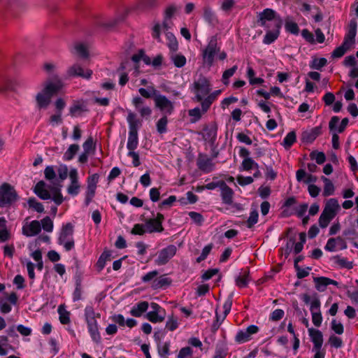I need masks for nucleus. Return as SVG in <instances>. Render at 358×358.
<instances>
[{"instance_id": "obj_1", "label": "nucleus", "mask_w": 358, "mask_h": 358, "mask_svg": "<svg viewBox=\"0 0 358 358\" xmlns=\"http://www.w3.org/2000/svg\"><path fill=\"white\" fill-rule=\"evenodd\" d=\"M211 83L209 78L200 74L193 81L191 91L194 94V100L200 103L203 112L206 113L212 103L217 99L222 90H217L211 92Z\"/></svg>"}, {"instance_id": "obj_2", "label": "nucleus", "mask_w": 358, "mask_h": 358, "mask_svg": "<svg viewBox=\"0 0 358 358\" xmlns=\"http://www.w3.org/2000/svg\"><path fill=\"white\" fill-rule=\"evenodd\" d=\"M340 209L341 206L336 199L331 198L327 200L324 210L319 218L320 227L326 228L330 221L337 215Z\"/></svg>"}, {"instance_id": "obj_3", "label": "nucleus", "mask_w": 358, "mask_h": 358, "mask_svg": "<svg viewBox=\"0 0 358 358\" xmlns=\"http://www.w3.org/2000/svg\"><path fill=\"white\" fill-rule=\"evenodd\" d=\"M127 120L129 123V131L127 147L129 151L135 150L138 144V128L141 125V121L131 111L128 112Z\"/></svg>"}, {"instance_id": "obj_4", "label": "nucleus", "mask_w": 358, "mask_h": 358, "mask_svg": "<svg viewBox=\"0 0 358 358\" xmlns=\"http://www.w3.org/2000/svg\"><path fill=\"white\" fill-rule=\"evenodd\" d=\"M19 199L15 187L8 182L0 185V207L10 206Z\"/></svg>"}, {"instance_id": "obj_5", "label": "nucleus", "mask_w": 358, "mask_h": 358, "mask_svg": "<svg viewBox=\"0 0 358 358\" xmlns=\"http://www.w3.org/2000/svg\"><path fill=\"white\" fill-rule=\"evenodd\" d=\"M73 226L71 223H67L63 227L60 233L58 241L62 245L66 251L71 250L74 247V241L73 238Z\"/></svg>"}, {"instance_id": "obj_6", "label": "nucleus", "mask_w": 358, "mask_h": 358, "mask_svg": "<svg viewBox=\"0 0 358 358\" xmlns=\"http://www.w3.org/2000/svg\"><path fill=\"white\" fill-rule=\"evenodd\" d=\"M155 106L164 115H171L174 110V103L166 96L157 94L154 96Z\"/></svg>"}, {"instance_id": "obj_7", "label": "nucleus", "mask_w": 358, "mask_h": 358, "mask_svg": "<svg viewBox=\"0 0 358 358\" xmlns=\"http://www.w3.org/2000/svg\"><path fill=\"white\" fill-rule=\"evenodd\" d=\"M86 320L88 325V329L92 339L99 342L100 340V334L99 333L97 322L95 319V313L92 308H87L85 310Z\"/></svg>"}, {"instance_id": "obj_8", "label": "nucleus", "mask_w": 358, "mask_h": 358, "mask_svg": "<svg viewBox=\"0 0 358 358\" xmlns=\"http://www.w3.org/2000/svg\"><path fill=\"white\" fill-rule=\"evenodd\" d=\"M67 78L81 77L90 79L92 75V71L89 69H85L80 64H74L69 66L66 73Z\"/></svg>"}, {"instance_id": "obj_9", "label": "nucleus", "mask_w": 358, "mask_h": 358, "mask_svg": "<svg viewBox=\"0 0 358 358\" xmlns=\"http://www.w3.org/2000/svg\"><path fill=\"white\" fill-rule=\"evenodd\" d=\"M177 248L173 245H170L157 252V257L155 259V264L158 266L166 264L176 254Z\"/></svg>"}, {"instance_id": "obj_10", "label": "nucleus", "mask_w": 358, "mask_h": 358, "mask_svg": "<svg viewBox=\"0 0 358 358\" xmlns=\"http://www.w3.org/2000/svg\"><path fill=\"white\" fill-rule=\"evenodd\" d=\"M29 217L24 220L22 233L27 237H31L38 235L41 231V223L38 220L28 221Z\"/></svg>"}, {"instance_id": "obj_11", "label": "nucleus", "mask_w": 358, "mask_h": 358, "mask_svg": "<svg viewBox=\"0 0 358 358\" xmlns=\"http://www.w3.org/2000/svg\"><path fill=\"white\" fill-rule=\"evenodd\" d=\"M164 217L162 213H157L155 218H150L145 222V227L148 233L162 232L164 227L162 222Z\"/></svg>"}, {"instance_id": "obj_12", "label": "nucleus", "mask_w": 358, "mask_h": 358, "mask_svg": "<svg viewBox=\"0 0 358 358\" xmlns=\"http://www.w3.org/2000/svg\"><path fill=\"white\" fill-rule=\"evenodd\" d=\"M312 315V322L315 327H320L322 322V316L320 311V301L318 298H314L310 303V308Z\"/></svg>"}, {"instance_id": "obj_13", "label": "nucleus", "mask_w": 358, "mask_h": 358, "mask_svg": "<svg viewBox=\"0 0 358 358\" xmlns=\"http://www.w3.org/2000/svg\"><path fill=\"white\" fill-rule=\"evenodd\" d=\"M63 86L64 84L61 79L56 76L52 79L48 80L45 83L43 90L52 96L55 94L60 91Z\"/></svg>"}, {"instance_id": "obj_14", "label": "nucleus", "mask_w": 358, "mask_h": 358, "mask_svg": "<svg viewBox=\"0 0 358 358\" xmlns=\"http://www.w3.org/2000/svg\"><path fill=\"white\" fill-rule=\"evenodd\" d=\"M259 327L256 325H250L245 330L238 331L235 341L238 343H243L251 339V336L258 332Z\"/></svg>"}, {"instance_id": "obj_15", "label": "nucleus", "mask_w": 358, "mask_h": 358, "mask_svg": "<svg viewBox=\"0 0 358 358\" xmlns=\"http://www.w3.org/2000/svg\"><path fill=\"white\" fill-rule=\"evenodd\" d=\"M132 103L142 117H149L152 114V109L145 105V101L140 96L132 99Z\"/></svg>"}, {"instance_id": "obj_16", "label": "nucleus", "mask_w": 358, "mask_h": 358, "mask_svg": "<svg viewBox=\"0 0 358 358\" xmlns=\"http://www.w3.org/2000/svg\"><path fill=\"white\" fill-rule=\"evenodd\" d=\"M70 185L68 186L67 192L69 194L77 195L80 190L78 171L76 169H71L69 172Z\"/></svg>"}, {"instance_id": "obj_17", "label": "nucleus", "mask_w": 358, "mask_h": 358, "mask_svg": "<svg viewBox=\"0 0 358 358\" xmlns=\"http://www.w3.org/2000/svg\"><path fill=\"white\" fill-rule=\"evenodd\" d=\"M216 50L217 41L215 38H212L203 52V57L204 60L206 61L209 64H213L214 55L216 52Z\"/></svg>"}, {"instance_id": "obj_18", "label": "nucleus", "mask_w": 358, "mask_h": 358, "mask_svg": "<svg viewBox=\"0 0 358 358\" xmlns=\"http://www.w3.org/2000/svg\"><path fill=\"white\" fill-rule=\"evenodd\" d=\"M199 169L206 173L211 172L215 167L213 160L206 155H199L197 160Z\"/></svg>"}, {"instance_id": "obj_19", "label": "nucleus", "mask_w": 358, "mask_h": 358, "mask_svg": "<svg viewBox=\"0 0 358 358\" xmlns=\"http://www.w3.org/2000/svg\"><path fill=\"white\" fill-rule=\"evenodd\" d=\"M275 17V12L271 8H266L259 14L257 22L262 27H268L267 22L273 20Z\"/></svg>"}, {"instance_id": "obj_20", "label": "nucleus", "mask_w": 358, "mask_h": 358, "mask_svg": "<svg viewBox=\"0 0 358 358\" xmlns=\"http://www.w3.org/2000/svg\"><path fill=\"white\" fill-rule=\"evenodd\" d=\"M322 134V127H315L304 131L301 134V139L306 143H312Z\"/></svg>"}, {"instance_id": "obj_21", "label": "nucleus", "mask_w": 358, "mask_h": 358, "mask_svg": "<svg viewBox=\"0 0 358 358\" xmlns=\"http://www.w3.org/2000/svg\"><path fill=\"white\" fill-rule=\"evenodd\" d=\"M338 246H339L340 249H345L347 247L345 241L340 236L329 238L324 248L326 250L333 252L336 250Z\"/></svg>"}, {"instance_id": "obj_22", "label": "nucleus", "mask_w": 358, "mask_h": 358, "mask_svg": "<svg viewBox=\"0 0 358 358\" xmlns=\"http://www.w3.org/2000/svg\"><path fill=\"white\" fill-rule=\"evenodd\" d=\"M52 96L42 90L36 96V101L38 108H46L51 102Z\"/></svg>"}, {"instance_id": "obj_23", "label": "nucleus", "mask_w": 358, "mask_h": 358, "mask_svg": "<svg viewBox=\"0 0 358 358\" xmlns=\"http://www.w3.org/2000/svg\"><path fill=\"white\" fill-rule=\"evenodd\" d=\"M313 281L318 291H324L329 285H338V282L336 280L327 277L314 278Z\"/></svg>"}, {"instance_id": "obj_24", "label": "nucleus", "mask_w": 358, "mask_h": 358, "mask_svg": "<svg viewBox=\"0 0 358 358\" xmlns=\"http://www.w3.org/2000/svg\"><path fill=\"white\" fill-rule=\"evenodd\" d=\"M280 27V22L279 21L275 22L274 24L275 28L273 29V30L268 31L266 32L264 38L263 42L265 44H271L274 41H275L279 36Z\"/></svg>"}, {"instance_id": "obj_25", "label": "nucleus", "mask_w": 358, "mask_h": 358, "mask_svg": "<svg viewBox=\"0 0 358 358\" xmlns=\"http://www.w3.org/2000/svg\"><path fill=\"white\" fill-rule=\"evenodd\" d=\"M308 334L313 343V348L322 347L323 343V336L320 330L309 328Z\"/></svg>"}, {"instance_id": "obj_26", "label": "nucleus", "mask_w": 358, "mask_h": 358, "mask_svg": "<svg viewBox=\"0 0 358 358\" xmlns=\"http://www.w3.org/2000/svg\"><path fill=\"white\" fill-rule=\"evenodd\" d=\"M220 189L223 203L231 205L233 203V190L225 182L222 184Z\"/></svg>"}, {"instance_id": "obj_27", "label": "nucleus", "mask_w": 358, "mask_h": 358, "mask_svg": "<svg viewBox=\"0 0 358 358\" xmlns=\"http://www.w3.org/2000/svg\"><path fill=\"white\" fill-rule=\"evenodd\" d=\"M149 303L147 301H141L132 307L130 314L134 317H141L148 308Z\"/></svg>"}, {"instance_id": "obj_28", "label": "nucleus", "mask_w": 358, "mask_h": 358, "mask_svg": "<svg viewBox=\"0 0 358 358\" xmlns=\"http://www.w3.org/2000/svg\"><path fill=\"white\" fill-rule=\"evenodd\" d=\"M35 194L42 199H49L51 195L49 191L45 188V183L43 181H39L34 187Z\"/></svg>"}, {"instance_id": "obj_29", "label": "nucleus", "mask_w": 358, "mask_h": 358, "mask_svg": "<svg viewBox=\"0 0 358 358\" xmlns=\"http://www.w3.org/2000/svg\"><path fill=\"white\" fill-rule=\"evenodd\" d=\"M6 224V220L3 217H0V243L6 242L11 238V234Z\"/></svg>"}, {"instance_id": "obj_30", "label": "nucleus", "mask_w": 358, "mask_h": 358, "mask_svg": "<svg viewBox=\"0 0 358 358\" xmlns=\"http://www.w3.org/2000/svg\"><path fill=\"white\" fill-rule=\"evenodd\" d=\"M296 178L297 181H303L305 183L315 182L317 180V177L311 174H307L303 169H299L296 173Z\"/></svg>"}, {"instance_id": "obj_31", "label": "nucleus", "mask_w": 358, "mask_h": 358, "mask_svg": "<svg viewBox=\"0 0 358 358\" xmlns=\"http://www.w3.org/2000/svg\"><path fill=\"white\" fill-rule=\"evenodd\" d=\"M249 274L248 270L242 271L236 278V285L240 288L247 287L250 280Z\"/></svg>"}, {"instance_id": "obj_32", "label": "nucleus", "mask_w": 358, "mask_h": 358, "mask_svg": "<svg viewBox=\"0 0 358 358\" xmlns=\"http://www.w3.org/2000/svg\"><path fill=\"white\" fill-rule=\"evenodd\" d=\"M59 320L62 324H68L71 322V313L66 309L64 304H61L58 307Z\"/></svg>"}, {"instance_id": "obj_33", "label": "nucleus", "mask_w": 358, "mask_h": 358, "mask_svg": "<svg viewBox=\"0 0 358 358\" xmlns=\"http://www.w3.org/2000/svg\"><path fill=\"white\" fill-rule=\"evenodd\" d=\"M171 283V280L163 275L159 278H157L152 282V287L154 289H159L164 287L169 286Z\"/></svg>"}, {"instance_id": "obj_34", "label": "nucleus", "mask_w": 358, "mask_h": 358, "mask_svg": "<svg viewBox=\"0 0 358 358\" xmlns=\"http://www.w3.org/2000/svg\"><path fill=\"white\" fill-rule=\"evenodd\" d=\"M165 317V313H159L157 311H150L145 315L146 319L152 323L162 322Z\"/></svg>"}, {"instance_id": "obj_35", "label": "nucleus", "mask_w": 358, "mask_h": 358, "mask_svg": "<svg viewBox=\"0 0 358 358\" xmlns=\"http://www.w3.org/2000/svg\"><path fill=\"white\" fill-rule=\"evenodd\" d=\"M110 259V252L108 250H104L103 253L100 255L97 262L96 263V268L100 272L106 266V263L107 261Z\"/></svg>"}, {"instance_id": "obj_36", "label": "nucleus", "mask_w": 358, "mask_h": 358, "mask_svg": "<svg viewBox=\"0 0 358 358\" xmlns=\"http://www.w3.org/2000/svg\"><path fill=\"white\" fill-rule=\"evenodd\" d=\"M177 7L174 5H171L168 6L164 11V20L163 22V27L164 29H168L169 26V20L173 16V15L177 11Z\"/></svg>"}, {"instance_id": "obj_37", "label": "nucleus", "mask_w": 358, "mask_h": 358, "mask_svg": "<svg viewBox=\"0 0 358 358\" xmlns=\"http://www.w3.org/2000/svg\"><path fill=\"white\" fill-rule=\"evenodd\" d=\"M333 260L334 263H336L341 268L351 269L353 267L352 262H349L346 258L342 257L339 255L334 257Z\"/></svg>"}, {"instance_id": "obj_38", "label": "nucleus", "mask_w": 358, "mask_h": 358, "mask_svg": "<svg viewBox=\"0 0 358 358\" xmlns=\"http://www.w3.org/2000/svg\"><path fill=\"white\" fill-rule=\"evenodd\" d=\"M231 308V301H227L222 306L223 312L222 313H220L219 311L216 310V319L217 321H221L222 322L227 315L229 313Z\"/></svg>"}, {"instance_id": "obj_39", "label": "nucleus", "mask_w": 358, "mask_h": 358, "mask_svg": "<svg viewBox=\"0 0 358 358\" xmlns=\"http://www.w3.org/2000/svg\"><path fill=\"white\" fill-rule=\"evenodd\" d=\"M255 76V71L252 69V67H248V70H247V77L249 80V83L250 85H261L262 84L264 80V79L261 78H256Z\"/></svg>"}, {"instance_id": "obj_40", "label": "nucleus", "mask_w": 358, "mask_h": 358, "mask_svg": "<svg viewBox=\"0 0 358 358\" xmlns=\"http://www.w3.org/2000/svg\"><path fill=\"white\" fill-rule=\"evenodd\" d=\"M171 59L173 62L175 66L178 68H181L184 66L186 64V58L184 55L180 54H176L173 52L171 56Z\"/></svg>"}, {"instance_id": "obj_41", "label": "nucleus", "mask_w": 358, "mask_h": 358, "mask_svg": "<svg viewBox=\"0 0 358 358\" xmlns=\"http://www.w3.org/2000/svg\"><path fill=\"white\" fill-rule=\"evenodd\" d=\"M74 50L76 51V53L82 58H87L88 57L89 53H88V47L87 45L83 43H76L74 45Z\"/></svg>"}, {"instance_id": "obj_42", "label": "nucleus", "mask_w": 358, "mask_h": 358, "mask_svg": "<svg viewBox=\"0 0 358 358\" xmlns=\"http://www.w3.org/2000/svg\"><path fill=\"white\" fill-rule=\"evenodd\" d=\"M167 45L173 52H176L178 48V43L176 36L171 33H167L166 35Z\"/></svg>"}, {"instance_id": "obj_43", "label": "nucleus", "mask_w": 358, "mask_h": 358, "mask_svg": "<svg viewBox=\"0 0 358 358\" xmlns=\"http://www.w3.org/2000/svg\"><path fill=\"white\" fill-rule=\"evenodd\" d=\"M322 180L324 182V189H323V196H328L334 194V186L331 181L327 178L322 177Z\"/></svg>"}, {"instance_id": "obj_44", "label": "nucleus", "mask_w": 358, "mask_h": 358, "mask_svg": "<svg viewBox=\"0 0 358 358\" xmlns=\"http://www.w3.org/2000/svg\"><path fill=\"white\" fill-rule=\"evenodd\" d=\"M204 113H205L203 112L201 107V108L196 107L188 110V115L191 117V122H196L199 121Z\"/></svg>"}, {"instance_id": "obj_45", "label": "nucleus", "mask_w": 358, "mask_h": 358, "mask_svg": "<svg viewBox=\"0 0 358 358\" xmlns=\"http://www.w3.org/2000/svg\"><path fill=\"white\" fill-rule=\"evenodd\" d=\"M155 0H139L137 3V8L140 10H148L155 6Z\"/></svg>"}, {"instance_id": "obj_46", "label": "nucleus", "mask_w": 358, "mask_h": 358, "mask_svg": "<svg viewBox=\"0 0 358 358\" xmlns=\"http://www.w3.org/2000/svg\"><path fill=\"white\" fill-rule=\"evenodd\" d=\"M296 136L294 131L289 132L285 137L282 145L285 149H289L296 141Z\"/></svg>"}, {"instance_id": "obj_47", "label": "nucleus", "mask_w": 358, "mask_h": 358, "mask_svg": "<svg viewBox=\"0 0 358 358\" xmlns=\"http://www.w3.org/2000/svg\"><path fill=\"white\" fill-rule=\"evenodd\" d=\"M79 150V145L77 144L71 145L64 155V159L66 161L71 160Z\"/></svg>"}, {"instance_id": "obj_48", "label": "nucleus", "mask_w": 358, "mask_h": 358, "mask_svg": "<svg viewBox=\"0 0 358 358\" xmlns=\"http://www.w3.org/2000/svg\"><path fill=\"white\" fill-rule=\"evenodd\" d=\"M138 92L141 96L145 99H150L151 97L154 98L155 95L158 94H157V90L153 86H149L148 89L140 88L138 90Z\"/></svg>"}, {"instance_id": "obj_49", "label": "nucleus", "mask_w": 358, "mask_h": 358, "mask_svg": "<svg viewBox=\"0 0 358 358\" xmlns=\"http://www.w3.org/2000/svg\"><path fill=\"white\" fill-rule=\"evenodd\" d=\"M85 110H86L85 106L79 102L74 103L69 108L70 114L72 116L80 115Z\"/></svg>"}, {"instance_id": "obj_50", "label": "nucleus", "mask_w": 358, "mask_h": 358, "mask_svg": "<svg viewBox=\"0 0 358 358\" xmlns=\"http://www.w3.org/2000/svg\"><path fill=\"white\" fill-rule=\"evenodd\" d=\"M168 119L166 115H163L157 122V130L159 134H164L167 130Z\"/></svg>"}, {"instance_id": "obj_51", "label": "nucleus", "mask_w": 358, "mask_h": 358, "mask_svg": "<svg viewBox=\"0 0 358 358\" xmlns=\"http://www.w3.org/2000/svg\"><path fill=\"white\" fill-rule=\"evenodd\" d=\"M41 228L47 232H52L53 230V222L48 216L45 217L40 222Z\"/></svg>"}, {"instance_id": "obj_52", "label": "nucleus", "mask_w": 358, "mask_h": 358, "mask_svg": "<svg viewBox=\"0 0 358 358\" xmlns=\"http://www.w3.org/2000/svg\"><path fill=\"white\" fill-rule=\"evenodd\" d=\"M237 70V66H234L232 68L229 69L224 71L222 77V81L225 85H228L229 83V79L234 76Z\"/></svg>"}, {"instance_id": "obj_53", "label": "nucleus", "mask_w": 358, "mask_h": 358, "mask_svg": "<svg viewBox=\"0 0 358 358\" xmlns=\"http://www.w3.org/2000/svg\"><path fill=\"white\" fill-rule=\"evenodd\" d=\"M28 204L29 208L34 209L38 213H43L44 210L43 206L41 203L37 201L34 198H30L28 200Z\"/></svg>"}, {"instance_id": "obj_54", "label": "nucleus", "mask_w": 358, "mask_h": 358, "mask_svg": "<svg viewBox=\"0 0 358 358\" xmlns=\"http://www.w3.org/2000/svg\"><path fill=\"white\" fill-rule=\"evenodd\" d=\"M285 29L293 34H298L299 31L297 24L292 20H287L285 24Z\"/></svg>"}, {"instance_id": "obj_55", "label": "nucleus", "mask_w": 358, "mask_h": 358, "mask_svg": "<svg viewBox=\"0 0 358 358\" xmlns=\"http://www.w3.org/2000/svg\"><path fill=\"white\" fill-rule=\"evenodd\" d=\"M178 319L175 317L173 315L169 316L166 323V328L168 330L173 331L176 330L178 328Z\"/></svg>"}, {"instance_id": "obj_56", "label": "nucleus", "mask_w": 358, "mask_h": 358, "mask_svg": "<svg viewBox=\"0 0 358 358\" xmlns=\"http://www.w3.org/2000/svg\"><path fill=\"white\" fill-rule=\"evenodd\" d=\"M327 63L325 58L314 59L310 64V68L319 70L324 66Z\"/></svg>"}, {"instance_id": "obj_57", "label": "nucleus", "mask_w": 358, "mask_h": 358, "mask_svg": "<svg viewBox=\"0 0 358 358\" xmlns=\"http://www.w3.org/2000/svg\"><path fill=\"white\" fill-rule=\"evenodd\" d=\"M255 166H257L255 161L250 157H247L244 159L241 164V169L244 171H249Z\"/></svg>"}, {"instance_id": "obj_58", "label": "nucleus", "mask_w": 358, "mask_h": 358, "mask_svg": "<svg viewBox=\"0 0 358 358\" xmlns=\"http://www.w3.org/2000/svg\"><path fill=\"white\" fill-rule=\"evenodd\" d=\"M357 33V22L355 20H351L349 26L348 33L346 34V36L348 38H355Z\"/></svg>"}, {"instance_id": "obj_59", "label": "nucleus", "mask_w": 358, "mask_h": 358, "mask_svg": "<svg viewBox=\"0 0 358 358\" xmlns=\"http://www.w3.org/2000/svg\"><path fill=\"white\" fill-rule=\"evenodd\" d=\"M212 248H213L212 244H209V245L205 246L203 248V249L202 250L201 255L196 259V262L200 263L202 261H203L207 257V256L209 255Z\"/></svg>"}, {"instance_id": "obj_60", "label": "nucleus", "mask_w": 358, "mask_h": 358, "mask_svg": "<svg viewBox=\"0 0 358 358\" xmlns=\"http://www.w3.org/2000/svg\"><path fill=\"white\" fill-rule=\"evenodd\" d=\"M161 25L159 22L155 23L152 29V36L154 38H155L158 42H161Z\"/></svg>"}, {"instance_id": "obj_61", "label": "nucleus", "mask_w": 358, "mask_h": 358, "mask_svg": "<svg viewBox=\"0 0 358 358\" xmlns=\"http://www.w3.org/2000/svg\"><path fill=\"white\" fill-rule=\"evenodd\" d=\"M52 192H53V196H52V200L55 201V203L57 205H60L63 201H64V199H63V196L60 192V190L58 188H52Z\"/></svg>"}, {"instance_id": "obj_62", "label": "nucleus", "mask_w": 358, "mask_h": 358, "mask_svg": "<svg viewBox=\"0 0 358 358\" xmlns=\"http://www.w3.org/2000/svg\"><path fill=\"white\" fill-rule=\"evenodd\" d=\"M145 232H147V230L145 227V225L141 224H134L131 231L132 234L140 236L143 235Z\"/></svg>"}, {"instance_id": "obj_63", "label": "nucleus", "mask_w": 358, "mask_h": 358, "mask_svg": "<svg viewBox=\"0 0 358 358\" xmlns=\"http://www.w3.org/2000/svg\"><path fill=\"white\" fill-rule=\"evenodd\" d=\"M284 315L285 313L282 309H275L271 313L270 320L273 322L279 321L284 317Z\"/></svg>"}, {"instance_id": "obj_64", "label": "nucleus", "mask_w": 358, "mask_h": 358, "mask_svg": "<svg viewBox=\"0 0 358 358\" xmlns=\"http://www.w3.org/2000/svg\"><path fill=\"white\" fill-rule=\"evenodd\" d=\"M83 146L84 152H85L90 153L91 151L94 150L95 145L93 141V138L92 137H89L83 143Z\"/></svg>"}]
</instances>
